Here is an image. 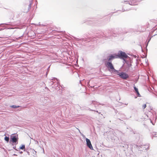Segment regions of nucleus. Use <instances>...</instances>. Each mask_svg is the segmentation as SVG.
<instances>
[{
    "instance_id": "nucleus-14",
    "label": "nucleus",
    "mask_w": 157,
    "mask_h": 157,
    "mask_svg": "<svg viewBox=\"0 0 157 157\" xmlns=\"http://www.w3.org/2000/svg\"><path fill=\"white\" fill-rule=\"evenodd\" d=\"M31 4H30L29 5V8H30V7H31Z\"/></svg>"
},
{
    "instance_id": "nucleus-12",
    "label": "nucleus",
    "mask_w": 157,
    "mask_h": 157,
    "mask_svg": "<svg viewBox=\"0 0 157 157\" xmlns=\"http://www.w3.org/2000/svg\"><path fill=\"white\" fill-rule=\"evenodd\" d=\"M25 148V146L24 145H22L21 147H20V149H23Z\"/></svg>"
},
{
    "instance_id": "nucleus-8",
    "label": "nucleus",
    "mask_w": 157,
    "mask_h": 157,
    "mask_svg": "<svg viewBox=\"0 0 157 157\" xmlns=\"http://www.w3.org/2000/svg\"><path fill=\"white\" fill-rule=\"evenodd\" d=\"M18 140V138H17L16 136H14L11 138L10 142H11L13 143H16L17 142L16 144H17L18 143L17 142Z\"/></svg>"
},
{
    "instance_id": "nucleus-13",
    "label": "nucleus",
    "mask_w": 157,
    "mask_h": 157,
    "mask_svg": "<svg viewBox=\"0 0 157 157\" xmlns=\"http://www.w3.org/2000/svg\"><path fill=\"white\" fill-rule=\"evenodd\" d=\"M147 106V105H146V104H144L143 106H142V108H143L144 109L145 108H146V107Z\"/></svg>"
},
{
    "instance_id": "nucleus-5",
    "label": "nucleus",
    "mask_w": 157,
    "mask_h": 157,
    "mask_svg": "<svg viewBox=\"0 0 157 157\" xmlns=\"http://www.w3.org/2000/svg\"><path fill=\"white\" fill-rule=\"evenodd\" d=\"M87 146L91 150H93V146L91 144L90 140L88 138L86 139Z\"/></svg>"
},
{
    "instance_id": "nucleus-15",
    "label": "nucleus",
    "mask_w": 157,
    "mask_h": 157,
    "mask_svg": "<svg viewBox=\"0 0 157 157\" xmlns=\"http://www.w3.org/2000/svg\"><path fill=\"white\" fill-rule=\"evenodd\" d=\"M49 67H50V66H49L48 68V69Z\"/></svg>"
},
{
    "instance_id": "nucleus-3",
    "label": "nucleus",
    "mask_w": 157,
    "mask_h": 157,
    "mask_svg": "<svg viewBox=\"0 0 157 157\" xmlns=\"http://www.w3.org/2000/svg\"><path fill=\"white\" fill-rule=\"evenodd\" d=\"M125 61V63L124 64V68H129L131 67V62L129 61ZM131 68H132L131 67Z\"/></svg>"
},
{
    "instance_id": "nucleus-16",
    "label": "nucleus",
    "mask_w": 157,
    "mask_h": 157,
    "mask_svg": "<svg viewBox=\"0 0 157 157\" xmlns=\"http://www.w3.org/2000/svg\"><path fill=\"white\" fill-rule=\"evenodd\" d=\"M128 10H126L125 11Z\"/></svg>"
},
{
    "instance_id": "nucleus-11",
    "label": "nucleus",
    "mask_w": 157,
    "mask_h": 157,
    "mask_svg": "<svg viewBox=\"0 0 157 157\" xmlns=\"http://www.w3.org/2000/svg\"><path fill=\"white\" fill-rule=\"evenodd\" d=\"M11 107L14 108H18L20 107L19 106H16L15 105H13L10 106Z\"/></svg>"
},
{
    "instance_id": "nucleus-6",
    "label": "nucleus",
    "mask_w": 157,
    "mask_h": 157,
    "mask_svg": "<svg viewBox=\"0 0 157 157\" xmlns=\"http://www.w3.org/2000/svg\"><path fill=\"white\" fill-rule=\"evenodd\" d=\"M115 58H118V56L116 54L111 55L109 56L108 61H111Z\"/></svg>"
},
{
    "instance_id": "nucleus-4",
    "label": "nucleus",
    "mask_w": 157,
    "mask_h": 157,
    "mask_svg": "<svg viewBox=\"0 0 157 157\" xmlns=\"http://www.w3.org/2000/svg\"><path fill=\"white\" fill-rule=\"evenodd\" d=\"M105 64L106 67L108 68L114 69L111 62L106 60L105 61Z\"/></svg>"
},
{
    "instance_id": "nucleus-2",
    "label": "nucleus",
    "mask_w": 157,
    "mask_h": 157,
    "mask_svg": "<svg viewBox=\"0 0 157 157\" xmlns=\"http://www.w3.org/2000/svg\"><path fill=\"white\" fill-rule=\"evenodd\" d=\"M117 55L118 56V58H126L128 57L124 52L122 51H119Z\"/></svg>"
},
{
    "instance_id": "nucleus-10",
    "label": "nucleus",
    "mask_w": 157,
    "mask_h": 157,
    "mask_svg": "<svg viewBox=\"0 0 157 157\" xmlns=\"http://www.w3.org/2000/svg\"><path fill=\"white\" fill-rule=\"evenodd\" d=\"M4 139L7 143H8L9 141V138L8 137H7L6 136L5 137Z\"/></svg>"
},
{
    "instance_id": "nucleus-1",
    "label": "nucleus",
    "mask_w": 157,
    "mask_h": 157,
    "mask_svg": "<svg viewBox=\"0 0 157 157\" xmlns=\"http://www.w3.org/2000/svg\"><path fill=\"white\" fill-rule=\"evenodd\" d=\"M109 70L113 73L119 75L120 77L124 79H126L129 77L128 74L126 73L123 72H120L119 71L117 70L116 69H109Z\"/></svg>"
},
{
    "instance_id": "nucleus-7",
    "label": "nucleus",
    "mask_w": 157,
    "mask_h": 157,
    "mask_svg": "<svg viewBox=\"0 0 157 157\" xmlns=\"http://www.w3.org/2000/svg\"><path fill=\"white\" fill-rule=\"evenodd\" d=\"M125 3L126 4L128 3L129 4L131 5H136L137 4L136 3V0H131L130 2L128 1H124Z\"/></svg>"
},
{
    "instance_id": "nucleus-9",
    "label": "nucleus",
    "mask_w": 157,
    "mask_h": 157,
    "mask_svg": "<svg viewBox=\"0 0 157 157\" xmlns=\"http://www.w3.org/2000/svg\"><path fill=\"white\" fill-rule=\"evenodd\" d=\"M134 89L136 92L137 94L138 95V96L139 97H140V94L138 91V89L137 88H136L135 86H134Z\"/></svg>"
}]
</instances>
